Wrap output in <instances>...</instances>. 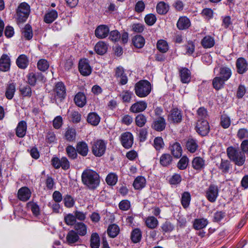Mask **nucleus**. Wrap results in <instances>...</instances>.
I'll use <instances>...</instances> for the list:
<instances>
[{
    "mask_svg": "<svg viewBox=\"0 0 248 248\" xmlns=\"http://www.w3.org/2000/svg\"><path fill=\"white\" fill-rule=\"evenodd\" d=\"M191 201V196L188 192H184L182 195L181 204L184 208H187Z\"/></svg>",
    "mask_w": 248,
    "mask_h": 248,
    "instance_id": "obj_43",
    "label": "nucleus"
},
{
    "mask_svg": "<svg viewBox=\"0 0 248 248\" xmlns=\"http://www.w3.org/2000/svg\"><path fill=\"white\" fill-rule=\"evenodd\" d=\"M74 229L79 236H85L87 232V226L82 222H78L75 224Z\"/></svg>",
    "mask_w": 248,
    "mask_h": 248,
    "instance_id": "obj_27",
    "label": "nucleus"
},
{
    "mask_svg": "<svg viewBox=\"0 0 248 248\" xmlns=\"http://www.w3.org/2000/svg\"><path fill=\"white\" fill-rule=\"evenodd\" d=\"M161 228L164 233H169L174 230V226L170 222L166 221L162 224Z\"/></svg>",
    "mask_w": 248,
    "mask_h": 248,
    "instance_id": "obj_55",
    "label": "nucleus"
},
{
    "mask_svg": "<svg viewBox=\"0 0 248 248\" xmlns=\"http://www.w3.org/2000/svg\"><path fill=\"white\" fill-rule=\"evenodd\" d=\"M146 183L145 178L143 176H139L134 180L133 186L135 189L140 190L145 186Z\"/></svg>",
    "mask_w": 248,
    "mask_h": 248,
    "instance_id": "obj_25",
    "label": "nucleus"
},
{
    "mask_svg": "<svg viewBox=\"0 0 248 248\" xmlns=\"http://www.w3.org/2000/svg\"><path fill=\"white\" fill-rule=\"evenodd\" d=\"M189 159L186 156H183L177 163V167L179 170H185L188 164Z\"/></svg>",
    "mask_w": 248,
    "mask_h": 248,
    "instance_id": "obj_53",
    "label": "nucleus"
},
{
    "mask_svg": "<svg viewBox=\"0 0 248 248\" xmlns=\"http://www.w3.org/2000/svg\"><path fill=\"white\" fill-rule=\"evenodd\" d=\"M214 38L210 35H206L201 41L202 46L205 48H210L215 45Z\"/></svg>",
    "mask_w": 248,
    "mask_h": 248,
    "instance_id": "obj_30",
    "label": "nucleus"
},
{
    "mask_svg": "<svg viewBox=\"0 0 248 248\" xmlns=\"http://www.w3.org/2000/svg\"><path fill=\"white\" fill-rule=\"evenodd\" d=\"M147 122V119L145 115L142 114L138 115L135 118V123L137 126L143 127Z\"/></svg>",
    "mask_w": 248,
    "mask_h": 248,
    "instance_id": "obj_57",
    "label": "nucleus"
},
{
    "mask_svg": "<svg viewBox=\"0 0 248 248\" xmlns=\"http://www.w3.org/2000/svg\"><path fill=\"white\" fill-rule=\"evenodd\" d=\"M79 71L84 76H89L92 72V68L86 60H81L79 62Z\"/></svg>",
    "mask_w": 248,
    "mask_h": 248,
    "instance_id": "obj_12",
    "label": "nucleus"
},
{
    "mask_svg": "<svg viewBox=\"0 0 248 248\" xmlns=\"http://www.w3.org/2000/svg\"><path fill=\"white\" fill-rule=\"evenodd\" d=\"M145 224L148 228L154 229L157 227L158 225V220L153 216L148 217L146 218Z\"/></svg>",
    "mask_w": 248,
    "mask_h": 248,
    "instance_id": "obj_39",
    "label": "nucleus"
},
{
    "mask_svg": "<svg viewBox=\"0 0 248 248\" xmlns=\"http://www.w3.org/2000/svg\"><path fill=\"white\" fill-rule=\"evenodd\" d=\"M108 49L107 45L103 41L98 42L94 47L96 52L99 55L105 54Z\"/></svg>",
    "mask_w": 248,
    "mask_h": 248,
    "instance_id": "obj_41",
    "label": "nucleus"
},
{
    "mask_svg": "<svg viewBox=\"0 0 248 248\" xmlns=\"http://www.w3.org/2000/svg\"><path fill=\"white\" fill-rule=\"evenodd\" d=\"M147 104L144 101H139L132 105L130 110L133 113H139L143 111L147 108Z\"/></svg>",
    "mask_w": 248,
    "mask_h": 248,
    "instance_id": "obj_14",
    "label": "nucleus"
},
{
    "mask_svg": "<svg viewBox=\"0 0 248 248\" xmlns=\"http://www.w3.org/2000/svg\"><path fill=\"white\" fill-rule=\"evenodd\" d=\"M109 30L108 27L104 25L98 26L95 31V35L96 37L103 39L108 36Z\"/></svg>",
    "mask_w": 248,
    "mask_h": 248,
    "instance_id": "obj_17",
    "label": "nucleus"
},
{
    "mask_svg": "<svg viewBox=\"0 0 248 248\" xmlns=\"http://www.w3.org/2000/svg\"><path fill=\"white\" fill-rule=\"evenodd\" d=\"M218 194V187L214 185H211L206 192V197L208 200L211 202H214L216 201Z\"/></svg>",
    "mask_w": 248,
    "mask_h": 248,
    "instance_id": "obj_10",
    "label": "nucleus"
},
{
    "mask_svg": "<svg viewBox=\"0 0 248 248\" xmlns=\"http://www.w3.org/2000/svg\"><path fill=\"white\" fill-rule=\"evenodd\" d=\"M144 21L145 23L149 26L153 25L156 21V18L155 15L149 14L145 16Z\"/></svg>",
    "mask_w": 248,
    "mask_h": 248,
    "instance_id": "obj_60",
    "label": "nucleus"
},
{
    "mask_svg": "<svg viewBox=\"0 0 248 248\" xmlns=\"http://www.w3.org/2000/svg\"><path fill=\"white\" fill-rule=\"evenodd\" d=\"M64 205L67 208H71L75 204L74 199L69 195H66L63 199Z\"/></svg>",
    "mask_w": 248,
    "mask_h": 248,
    "instance_id": "obj_64",
    "label": "nucleus"
},
{
    "mask_svg": "<svg viewBox=\"0 0 248 248\" xmlns=\"http://www.w3.org/2000/svg\"><path fill=\"white\" fill-rule=\"evenodd\" d=\"M65 139L69 142H73L76 140V131L72 128H68L64 135Z\"/></svg>",
    "mask_w": 248,
    "mask_h": 248,
    "instance_id": "obj_40",
    "label": "nucleus"
},
{
    "mask_svg": "<svg viewBox=\"0 0 248 248\" xmlns=\"http://www.w3.org/2000/svg\"><path fill=\"white\" fill-rule=\"evenodd\" d=\"M17 20L23 22L26 20L30 13V6L26 2H22L16 9Z\"/></svg>",
    "mask_w": 248,
    "mask_h": 248,
    "instance_id": "obj_5",
    "label": "nucleus"
},
{
    "mask_svg": "<svg viewBox=\"0 0 248 248\" xmlns=\"http://www.w3.org/2000/svg\"><path fill=\"white\" fill-rule=\"evenodd\" d=\"M227 154L228 158L234 164L238 166H241L245 163L246 156L244 153L232 146L227 149Z\"/></svg>",
    "mask_w": 248,
    "mask_h": 248,
    "instance_id": "obj_2",
    "label": "nucleus"
},
{
    "mask_svg": "<svg viewBox=\"0 0 248 248\" xmlns=\"http://www.w3.org/2000/svg\"><path fill=\"white\" fill-rule=\"evenodd\" d=\"M231 166V163L229 160L222 159L221 162L217 165L218 169L223 173H228Z\"/></svg>",
    "mask_w": 248,
    "mask_h": 248,
    "instance_id": "obj_33",
    "label": "nucleus"
},
{
    "mask_svg": "<svg viewBox=\"0 0 248 248\" xmlns=\"http://www.w3.org/2000/svg\"><path fill=\"white\" fill-rule=\"evenodd\" d=\"M119 227L115 224L110 225L107 229V233L108 236L111 238H114L117 236L119 233Z\"/></svg>",
    "mask_w": 248,
    "mask_h": 248,
    "instance_id": "obj_37",
    "label": "nucleus"
},
{
    "mask_svg": "<svg viewBox=\"0 0 248 248\" xmlns=\"http://www.w3.org/2000/svg\"><path fill=\"white\" fill-rule=\"evenodd\" d=\"M19 91L23 97H30L32 95L31 88L28 85L20 86Z\"/></svg>",
    "mask_w": 248,
    "mask_h": 248,
    "instance_id": "obj_49",
    "label": "nucleus"
},
{
    "mask_svg": "<svg viewBox=\"0 0 248 248\" xmlns=\"http://www.w3.org/2000/svg\"><path fill=\"white\" fill-rule=\"evenodd\" d=\"M91 144L92 153L95 156L100 157L105 154L107 148V142L105 140H94Z\"/></svg>",
    "mask_w": 248,
    "mask_h": 248,
    "instance_id": "obj_4",
    "label": "nucleus"
},
{
    "mask_svg": "<svg viewBox=\"0 0 248 248\" xmlns=\"http://www.w3.org/2000/svg\"><path fill=\"white\" fill-rule=\"evenodd\" d=\"M31 196V192L30 189L26 186L20 188L17 192V198L23 202L29 200Z\"/></svg>",
    "mask_w": 248,
    "mask_h": 248,
    "instance_id": "obj_15",
    "label": "nucleus"
},
{
    "mask_svg": "<svg viewBox=\"0 0 248 248\" xmlns=\"http://www.w3.org/2000/svg\"><path fill=\"white\" fill-rule=\"evenodd\" d=\"M66 239L69 245H72L78 242L79 240V237L75 231L71 230L68 232Z\"/></svg>",
    "mask_w": 248,
    "mask_h": 248,
    "instance_id": "obj_26",
    "label": "nucleus"
},
{
    "mask_svg": "<svg viewBox=\"0 0 248 248\" xmlns=\"http://www.w3.org/2000/svg\"><path fill=\"white\" fill-rule=\"evenodd\" d=\"M181 81L184 83H188L191 79L190 71L186 68H183L180 70Z\"/></svg>",
    "mask_w": 248,
    "mask_h": 248,
    "instance_id": "obj_29",
    "label": "nucleus"
},
{
    "mask_svg": "<svg viewBox=\"0 0 248 248\" xmlns=\"http://www.w3.org/2000/svg\"><path fill=\"white\" fill-rule=\"evenodd\" d=\"M58 17V13L55 10L48 11L45 15L44 21L46 23L53 22Z\"/></svg>",
    "mask_w": 248,
    "mask_h": 248,
    "instance_id": "obj_32",
    "label": "nucleus"
},
{
    "mask_svg": "<svg viewBox=\"0 0 248 248\" xmlns=\"http://www.w3.org/2000/svg\"><path fill=\"white\" fill-rule=\"evenodd\" d=\"M198 120H206L208 114L206 109L203 108H200L197 110Z\"/></svg>",
    "mask_w": 248,
    "mask_h": 248,
    "instance_id": "obj_61",
    "label": "nucleus"
},
{
    "mask_svg": "<svg viewBox=\"0 0 248 248\" xmlns=\"http://www.w3.org/2000/svg\"><path fill=\"white\" fill-rule=\"evenodd\" d=\"M151 84L146 80H142L137 82L134 87L135 94L139 97H146L151 92Z\"/></svg>",
    "mask_w": 248,
    "mask_h": 248,
    "instance_id": "obj_3",
    "label": "nucleus"
},
{
    "mask_svg": "<svg viewBox=\"0 0 248 248\" xmlns=\"http://www.w3.org/2000/svg\"><path fill=\"white\" fill-rule=\"evenodd\" d=\"M186 146L187 150L192 153L195 152L198 147L196 140L192 139L188 140L186 143Z\"/></svg>",
    "mask_w": 248,
    "mask_h": 248,
    "instance_id": "obj_45",
    "label": "nucleus"
},
{
    "mask_svg": "<svg viewBox=\"0 0 248 248\" xmlns=\"http://www.w3.org/2000/svg\"><path fill=\"white\" fill-rule=\"evenodd\" d=\"M22 33L23 36L26 40H31L33 35L31 27L29 24H26L22 29Z\"/></svg>",
    "mask_w": 248,
    "mask_h": 248,
    "instance_id": "obj_42",
    "label": "nucleus"
},
{
    "mask_svg": "<svg viewBox=\"0 0 248 248\" xmlns=\"http://www.w3.org/2000/svg\"><path fill=\"white\" fill-rule=\"evenodd\" d=\"M27 131L26 123L22 121L20 122L16 129V135L19 138H23L25 136Z\"/></svg>",
    "mask_w": 248,
    "mask_h": 248,
    "instance_id": "obj_24",
    "label": "nucleus"
},
{
    "mask_svg": "<svg viewBox=\"0 0 248 248\" xmlns=\"http://www.w3.org/2000/svg\"><path fill=\"white\" fill-rule=\"evenodd\" d=\"M225 81L220 77H216L213 79L212 82L213 87L215 89L218 90L223 87Z\"/></svg>",
    "mask_w": 248,
    "mask_h": 248,
    "instance_id": "obj_48",
    "label": "nucleus"
},
{
    "mask_svg": "<svg viewBox=\"0 0 248 248\" xmlns=\"http://www.w3.org/2000/svg\"><path fill=\"white\" fill-rule=\"evenodd\" d=\"M27 206L31 210L32 214L34 216H37L40 214V208L36 202H29L27 203Z\"/></svg>",
    "mask_w": 248,
    "mask_h": 248,
    "instance_id": "obj_54",
    "label": "nucleus"
},
{
    "mask_svg": "<svg viewBox=\"0 0 248 248\" xmlns=\"http://www.w3.org/2000/svg\"><path fill=\"white\" fill-rule=\"evenodd\" d=\"M65 150L67 155L70 158L75 159L77 157V150L72 145H68L66 148Z\"/></svg>",
    "mask_w": 248,
    "mask_h": 248,
    "instance_id": "obj_52",
    "label": "nucleus"
},
{
    "mask_svg": "<svg viewBox=\"0 0 248 248\" xmlns=\"http://www.w3.org/2000/svg\"><path fill=\"white\" fill-rule=\"evenodd\" d=\"M100 246V238L97 233H93L91 235V247L92 248H99Z\"/></svg>",
    "mask_w": 248,
    "mask_h": 248,
    "instance_id": "obj_50",
    "label": "nucleus"
},
{
    "mask_svg": "<svg viewBox=\"0 0 248 248\" xmlns=\"http://www.w3.org/2000/svg\"><path fill=\"white\" fill-rule=\"evenodd\" d=\"M82 182L89 189H96L100 184V177L98 174L92 170H84L81 175Z\"/></svg>",
    "mask_w": 248,
    "mask_h": 248,
    "instance_id": "obj_1",
    "label": "nucleus"
},
{
    "mask_svg": "<svg viewBox=\"0 0 248 248\" xmlns=\"http://www.w3.org/2000/svg\"><path fill=\"white\" fill-rule=\"evenodd\" d=\"M11 66V59L6 54L2 55L0 58V71L7 72L10 70Z\"/></svg>",
    "mask_w": 248,
    "mask_h": 248,
    "instance_id": "obj_11",
    "label": "nucleus"
},
{
    "mask_svg": "<svg viewBox=\"0 0 248 248\" xmlns=\"http://www.w3.org/2000/svg\"><path fill=\"white\" fill-rule=\"evenodd\" d=\"M132 92L129 91H124L120 94V97L123 102L129 103L132 99Z\"/></svg>",
    "mask_w": 248,
    "mask_h": 248,
    "instance_id": "obj_51",
    "label": "nucleus"
},
{
    "mask_svg": "<svg viewBox=\"0 0 248 248\" xmlns=\"http://www.w3.org/2000/svg\"><path fill=\"white\" fill-rule=\"evenodd\" d=\"M157 48L159 51L162 53L166 52L169 49V46L167 42L163 40L158 41L157 43Z\"/></svg>",
    "mask_w": 248,
    "mask_h": 248,
    "instance_id": "obj_56",
    "label": "nucleus"
},
{
    "mask_svg": "<svg viewBox=\"0 0 248 248\" xmlns=\"http://www.w3.org/2000/svg\"><path fill=\"white\" fill-rule=\"evenodd\" d=\"M66 88L62 82L57 83L53 89V94L56 100L62 101L66 96Z\"/></svg>",
    "mask_w": 248,
    "mask_h": 248,
    "instance_id": "obj_6",
    "label": "nucleus"
},
{
    "mask_svg": "<svg viewBox=\"0 0 248 248\" xmlns=\"http://www.w3.org/2000/svg\"><path fill=\"white\" fill-rule=\"evenodd\" d=\"M64 222L69 226H73L76 224V217L72 214L66 215L64 218Z\"/></svg>",
    "mask_w": 248,
    "mask_h": 248,
    "instance_id": "obj_58",
    "label": "nucleus"
},
{
    "mask_svg": "<svg viewBox=\"0 0 248 248\" xmlns=\"http://www.w3.org/2000/svg\"><path fill=\"white\" fill-rule=\"evenodd\" d=\"M196 129L200 135L202 136H206L210 130L209 125L207 120H198Z\"/></svg>",
    "mask_w": 248,
    "mask_h": 248,
    "instance_id": "obj_8",
    "label": "nucleus"
},
{
    "mask_svg": "<svg viewBox=\"0 0 248 248\" xmlns=\"http://www.w3.org/2000/svg\"><path fill=\"white\" fill-rule=\"evenodd\" d=\"M16 63L21 69H25L28 65V60L25 55H20L16 59Z\"/></svg>",
    "mask_w": 248,
    "mask_h": 248,
    "instance_id": "obj_36",
    "label": "nucleus"
},
{
    "mask_svg": "<svg viewBox=\"0 0 248 248\" xmlns=\"http://www.w3.org/2000/svg\"><path fill=\"white\" fill-rule=\"evenodd\" d=\"M182 116L181 111L177 108H173L169 115V121L173 123H179L182 121Z\"/></svg>",
    "mask_w": 248,
    "mask_h": 248,
    "instance_id": "obj_18",
    "label": "nucleus"
},
{
    "mask_svg": "<svg viewBox=\"0 0 248 248\" xmlns=\"http://www.w3.org/2000/svg\"><path fill=\"white\" fill-rule=\"evenodd\" d=\"M172 161V157L169 154H164L160 157V163L163 167L170 166Z\"/></svg>",
    "mask_w": 248,
    "mask_h": 248,
    "instance_id": "obj_35",
    "label": "nucleus"
},
{
    "mask_svg": "<svg viewBox=\"0 0 248 248\" xmlns=\"http://www.w3.org/2000/svg\"><path fill=\"white\" fill-rule=\"evenodd\" d=\"M208 223L207 220L205 218L195 219L193 222V228L196 230H201L205 228Z\"/></svg>",
    "mask_w": 248,
    "mask_h": 248,
    "instance_id": "obj_38",
    "label": "nucleus"
},
{
    "mask_svg": "<svg viewBox=\"0 0 248 248\" xmlns=\"http://www.w3.org/2000/svg\"><path fill=\"white\" fill-rule=\"evenodd\" d=\"M28 83L31 86H34L37 82H44L46 78L41 73L31 72L27 76Z\"/></svg>",
    "mask_w": 248,
    "mask_h": 248,
    "instance_id": "obj_7",
    "label": "nucleus"
},
{
    "mask_svg": "<svg viewBox=\"0 0 248 248\" xmlns=\"http://www.w3.org/2000/svg\"><path fill=\"white\" fill-rule=\"evenodd\" d=\"M169 150L174 157L179 158L182 156L183 150L179 143L176 142L170 144Z\"/></svg>",
    "mask_w": 248,
    "mask_h": 248,
    "instance_id": "obj_13",
    "label": "nucleus"
},
{
    "mask_svg": "<svg viewBox=\"0 0 248 248\" xmlns=\"http://www.w3.org/2000/svg\"><path fill=\"white\" fill-rule=\"evenodd\" d=\"M74 100L76 105L80 108L83 107L86 104V96L81 92H78L75 95Z\"/></svg>",
    "mask_w": 248,
    "mask_h": 248,
    "instance_id": "obj_22",
    "label": "nucleus"
},
{
    "mask_svg": "<svg viewBox=\"0 0 248 248\" xmlns=\"http://www.w3.org/2000/svg\"><path fill=\"white\" fill-rule=\"evenodd\" d=\"M141 232L140 230L136 228L133 230L131 234V238L132 241L135 243H138L141 240Z\"/></svg>",
    "mask_w": 248,
    "mask_h": 248,
    "instance_id": "obj_47",
    "label": "nucleus"
},
{
    "mask_svg": "<svg viewBox=\"0 0 248 248\" xmlns=\"http://www.w3.org/2000/svg\"><path fill=\"white\" fill-rule=\"evenodd\" d=\"M77 152L83 156H86L89 152L87 144L84 141H80L77 143L76 146Z\"/></svg>",
    "mask_w": 248,
    "mask_h": 248,
    "instance_id": "obj_23",
    "label": "nucleus"
},
{
    "mask_svg": "<svg viewBox=\"0 0 248 248\" xmlns=\"http://www.w3.org/2000/svg\"><path fill=\"white\" fill-rule=\"evenodd\" d=\"M133 46L138 48H142L145 44V39L142 36L137 35L132 40Z\"/></svg>",
    "mask_w": 248,
    "mask_h": 248,
    "instance_id": "obj_34",
    "label": "nucleus"
},
{
    "mask_svg": "<svg viewBox=\"0 0 248 248\" xmlns=\"http://www.w3.org/2000/svg\"><path fill=\"white\" fill-rule=\"evenodd\" d=\"M16 92V84L12 81H9L5 86V95L7 99L11 100Z\"/></svg>",
    "mask_w": 248,
    "mask_h": 248,
    "instance_id": "obj_16",
    "label": "nucleus"
},
{
    "mask_svg": "<svg viewBox=\"0 0 248 248\" xmlns=\"http://www.w3.org/2000/svg\"><path fill=\"white\" fill-rule=\"evenodd\" d=\"M37 67L39 70L45 71L49 67L48 62L45 59L40 60L37 63Z\"/></svg>",
    "mask_w": 248,
    "mask_h": 248,
    "instance_id": "obj_62",
    "label": "nucleus"
},
{
    "mask_svg": "<svg viewBox=\"0 0 248 248\" xmlns=\"http://www.w3.org/2000/svg\"><path fill=\"white\" fill-rule=\"evenodd\" d=\"M165 126L166 121L163 117H159L153 122L152 124V127L157 131H163Z\"/></svg>",
    "mask_w": 248,
    "mask_h": 248,
    "instance_id": "obj_20",
    "label": "nucleus"
},
{
    "mask_svg": "<svg viewBox=\"0 0 248 248\" xmlns=\"http://www.w3.org/2000/svg\"><path fill=\"white\" fill-rule=\"evenodd\" d=\"M205 166V160L201 157H195L192 161V167L196 170L200 171L202 170L204 168Z\"/></svg>",
    "mask_w": 248,
    "mask_h": 248,
    "instance_id": "obj_19",
    "label": "nucleus"
},
{
    "mask_svg": "<svg viewBox=\"0 0 248 248\" xmlns=\"http://www.w3.org/2000/svg\"><path fill=\"white\" fill-rule=\"evenodd\" d=\"M237 72L239 74H243L248 69V64L246 61L242 58H239L236 62Z\"/></svg>",
    "mask_w": 248,
    "mask_h": 248,
    "instance_id": "obj_28",
    "label": "nucleus"
},
{
    "mask_svg": "<svg viewBox=\"0 0 248 248\" xmlns=\"http://www.w3.org/2000/svg\"><path fill=\"white\" fill-rule=\"evenodd\" d=\"M118 177L114 173H110L106 177V181L109 185H114L117 182Z\"/></svg>",
    "mask_w": 248,
    "mask_h": 248,
    "instance_id": "obj_59",
    "label": "nucleus"
},
{
    "mask_svg": "<svg viewBox=\"0 0 248 248\" xmlns=\"http://www.w3.org/2000/svg\"><path fill=\"white\" fill-rule=\"evenodd\" d=\"M191 25L189 19L185 16L180 17L177 23V27L180 30L188 29Z\"/></svg>",
    "mask_w": 248,
    "mask_h": 248,
    "instance_id": "obj_21",
    "label": "nucleus"
},
{
    "mask_svg": "<svg viewBox=\"0 0 248 248\" xmlns=\"http://www.w3.org/2000/svg\"><path fill=\"white\" fill-rule=\"evenodd\" d=\"M169 6L163 1L159 2L156 6V11L160 15L166 14L169 11Z\"/></svg>",
    "mask_w": 248,
    "mask_h": 248,
    "instance_id": "obj_44",
    "label": "nucleus"
},
{
    "mask_svg": "<svg viewBox=\"0 0 248 248\" xmlns=\"http://www.w3.org/2000/svg\"><path fill=\"white\" fill-rule=\"evenodd\" d=\"M220 124L224 128H228L231 124L230 118L226 115L221 116L220 118Z\"/></svg>",
    "mask_w": 248,
    "mask_h": 248,
    "instance_id": "obj_63",
    "label": "nucleus"
},
{
    "mask_svg": "<svg viewBox=\"0 0 248 248\" xmlns=\"http://www.w3.org/2000/svg\"><path fill=\"white\" fill-rule=\"evenodd\" d=\"M87 120L88 123L91 125L96 126L100 121V118L96 113L90 112L88 115Z\"/></svg>",
    "mask_w": 248,
    "mask_h": 248,
    "instance_id": "obj_31",
    "label": "nucleus"
},
{
    "mask_svg": "<svg viewBox=\"0 0 248 248\" xmlns=\"http://www.w3.org/2000/svg\"><path fill=\"white\" fill-rule=\"evenodd\" d=\"M220 77L225 81L229 79L232 75L231 70L230 68L226 67L220 69Z\"/></svg>",
    "mask_w": 248,
    "mask_h": 248,
    "instance_id": "obj_46",
    "label": "nucleus"
},
{
    "mask_svg": "<svg viewBox=\"0 0 248 248\" xmlns=\"http://www.w3.org/2000/svg\"><path fill=\"white\" fill-rule=\"evenodd\" d=\"M120 140L122 145L126 149H129L133 144V136L129 132L123 133L121 136Z\"/></svg>",
    "mask_w": 248,
    "mask_h": 248,
    "instance_id": "obj_9",
    "label": "nucleus"
}]
</instances>
